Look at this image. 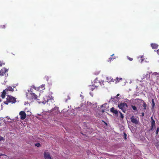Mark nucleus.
<instances>
[{"mask_svg": "<svg viewBox=\"0 0 159 159\" xmlns=\"http://www.w3.org/2000/svg\"><path fill=\"white\" fill-rule=\"evenodd\" d=\"M6 99V100L5 101L4 103L7 105H8L9 103H15L16 101V98L9 95H7Z\"/></svg>", "mask_w": 159, "mask_h": 159, "instance_id": "f257e3e1", "label": "nucleus"}, {"mask_svg": "<svg viewBox=\"0 0 159 159\" xmlns=\"http://www.w3.org/2000/svg\"><path fill=\"white\" fill-rule=\"evenodd\" d=\"M27 96L28 98L29 99L31 102L33 101V99H36L37 98V95L33 93H31L28 95Z\"/></svg>", "mask_w": 159, "mask_h": 159, "instance_id": "f03ea898", "label": "nucleus"}, {"mask_svg": "<svg viewBox=\"0 0 159 159\" xmlns=\"http://www.w3.org/2000/svg\"><path fill=\"white\" fill-rule=\"evenodd\" d=\"M118 107L119 108L121 109L123 112H125V108L128 107L127 104L124 102L121 103L118 105Z\"/></svg>", "mask_w": 159, "mask_h": 159, "instance_id": "7ed1b4c3", "label": "nucleus"}, {"mask_svg": "<svg viewBox=\"0 0 159 159\" xmlns=\"http://www.w3.org/2000/svg\"><path fill=\"white\" fill-rule=\"evenodd\" d=\"M8 69L4 67L2 68L1 70H0V76H4V75L6 74V73L8 72Z\"/></svg>", "mask_w": 159, "mask_h": 159, "instance_id": "20e7f679", "label": "nucleus"}, {"mask_svg": "<svg viewBox=\"0 0 159 159\" xmlns=\"http://www.w3.org/2000/svg\"><path fill=\"white\" fill-rule=\"evenodd\" d=\"M58 108H59L58 107L54 108L52 109L51 111V113L54 115H56L58 114L59 112V111H58Z\"/></svg>", "mask_w": 159, "mask_h": 159, "instance_id": "39448f33", "label": "nucleus"}, {"mask_svg": "<svg viewBox=\"0 0 159 159\" xmlns=\"http://www.w3.org/2000/svg\"><path fill=\"white\" fill-rule=\"evenodd\" d=\"M19 115L20 116V119L22 120L25 119L26 117V114L24 111H21L19 113Z\"/></svg>", "mask_w": 159, "mask_h": 159, "instance_id": "423d86ee", "label": "nucleus"}, {"mask_svg": "<svg viewBox=\"0 0 159 159\" xmlns=\"http://www.w3.org/2000/svg\"><path fill=\"white\" fill-rule=\"evenodd\" d=\"M130 120L132 122L135 124H137L138 123V120H137L134 116H132L130 118Z\"/></svg>", "mask_w": 159, "mask_h": 159, "instance_id": "0eeeda50", "label": "nucleus"}, {"mask_svg": "<svg viewBox=\"0 0 159 159\" xmlns=\"http://www.w3.org/2000/svg\"><path fill=\"white\" fill-rule=\"evenodd\" d=\"M151 126L150 128V129L152 130L153 129V127H155V120H153V118L152 116L151 117Z\"/></svg>", "mask_w": 159, "mask_h": 159, "instance_id": "6e6552de", "label": "nucleus"}, {"mask_svg": "<svg viewBox=\"0 0 159 159\" xmlns=\"http://www.w3.org/2000/svg\"><path fill=\"white\" fill-rule=\"evenodd\" d=\"M44 155L45 159H52L50 154L48 152H44Z\"/></svg>", "mask_w": 159, "mask_h": 159, "instance_id": "1a4fd4ad", "label": "nucleus"}, {"mask_svg": "<svg viewBox=\"0 0 159 159\" xmlns=\"http://www.w3.org/2000/svg\"><path fill=\"white\" fill-rule=\"evenodd\" d=\"M43 99L44 101H43L42 102L45 104L48 101V100H49V97L47 96H45L43 97Z\"/></svg>", "mask_w": 159, "mask_h": 159, "instance_id": "9d476101", "label": "nucleus"}, {"mask_svg": "<svg viewBox=\"0 0 159 159\" xmlns=\"http://www.w3.org/2000/svg\"><path fill=\"white\" fill-rule=\"evenodd\" d=\"M7 89H5V90H4L2 92V94L1 95V97L3 99L5 97V96L6 94H7Z\"/></svg>", "mask_w": 159, "mask_h": 159, "instance_id": "9b49d317", "label": "nucleus"}, {"mask_svg": "<svg viewBox=\"0 0 159 159\" xmlns=\"http://www.w3.org/2000/svg\"><path fill=\"white\" fill-rule=\"evenodd\" d=\"M107 80L109 83H111V82H114V80L111 77H107Z\"/></svg>", "mask_w": 159, "mask_h": 159, "instance_id": "f8f14e48", "label": "nucleus"}, {"mask_svg": "<svg viewBox=\"0 0 159 159\" xmlns=\"http://www.w3.org/2000/svg\"><path fill=\"white\" fill-rule=\"evenodd\" d=\"M110 111L116 115H117L118 112L116 110H115L114 107H112L110 109Z\"/></svg>", "mask_w": 159, "mask_h": 159, "instance_id": "ddd939ff", "label": "nucleus"}, {"mask_svg": "<svg viewBox=\"0 0 159 159\" xmlns=\"http://www.w3.org/2000/svg\"><path fill=\"white\" fill-rule=\"evenodd\" d=\"M151 46L153 49H157L158 46V45L156 43L151 44Z\"/></svg>", "mask_w": 159, "mask_h": 159, "instance_id": "4468645a", "label": "nucleus"}, {"mask_svg": "<svg viewBox=\"0 0 159 159\" xmlns=\"http://www.w3.org/2000/svg\"><path fill=\"white\" fill-rule=\"evenodd\" d=\"M122 80V79L121 78H118V77H116V79L114 80V82H115V83H117L120 82V80Z\"/></svg>", "mask_w": 159, "mask_h": 159, "instance_id": "2eb2a0df", "label": "nucleus"}, {"mask_svg": "<svg viewBox=\"0 0 159 159\" xmlns=\"http://www.w3.org/2000/svg\"><path fill=\"white\" fill-rule=\"evenodd\" d=\"M89 87V89L92 91H93L95 88L97 87L96 86H93V85H90Z\"/></svg>", "mask_w": 159, "mask_h": 159, "instance_id": "dca6fc26", "label": "nucleus"}, {"mask_svg": "<svg viewBox=\"0 0 159 159\" xmlns=\"http://www.w3.org/2000/svg\"><path fill=\"white\" fill-rule=\"evenodd\" d=\"M6 89H7V92H8L9 91H14V89L12 88V87L10 86H9Z\"/></svg>", "mask_w": 159, "mask_h": 159, "instance_id": "f3484780", "label": "nucleus"}, {"mask_svg": "<svg viewBox=\"0 0 159 159\" xmlns=\"http://www.w3.org/2000/svg\"><path fill=\"white\" fill-rule=\"evenodd\" d=\"M152 107L153 108L155 106V102L153 99H152Z\"/></svg>", "mask_w": 159, "mask_h": 159, "instance_id": "a211bd4d", "label": "nucleus"}, {"mask_svg": "<svg viewBox=\"0 0 159 159\" xmlns=\"http://www.w3.org/2000/svg\"><path fill=\"white\" fill-rule=\"evenodd\" d=\"M147 106V105L146 104V103L145 102H143V106L144 107L143 109L145 110L146 109Z\"/></svg>", "mask_w": 159, "mask_h": 159, "instance_id": "6ab92c4d", "label": "nucleus"}, {"mask_svg": "<svg viewBox=\"0 0 159 159\" xmlns=\"http://www.w3.org/2000/svg\"><path fill=\"white\" fill-rule=\"evenodd\" d=\"M131 107L132 108L133 110L134 111H137V108L135 106L132 105L131 106Z\"/></svg>", "mask_w": 159, "mask_h": 159, "instance_id": "aec40b11", "label": "nucleus"}, {"mask_svg": "<svg viewBox=\"0 0 159 159\" xmlns=\"http://www.w3.org/2000/svg\"><path fill=\"white\" fill-rule=\"evenodd\" d=\"M115 58H113L112 57H110L109 58L108 61V62H111V61H112L113 59H114Z\"/></svg>", "mask_w": 159, "mask_h": 159, "instance_id": "412c9836", "label": "nucleus"}, {"mask_svg": "<svg viewBox=\"0 0 159 159\" xmlns=\"http://www.w3.org/2000/svg\"><path fill=\"white\" fill-rule=\"evenodd\" d=\"M5 64V63L3 62H1V61H0V66H2V65H4Z\"/></svg>", "mask_w": 159, "mask_h": 159, "instance_id": "4be33fe9", "label": "nucleus"}, {"mask_svg": "<svg viewBox=\"0 0 159 159\" xmlns=\"http://www.w3.org/2000/svg\"><path fill=\"white\" fill-rule=\"evenodd\" d=\"M120 118H121V119H123L124 118V116L123 115V114L121 112H120Z\"/></svg>", "mask_w": 159, "mask_h": 159, "instance_id": "5701e85b", "label": "nucleus"}, {"mask_svg": "<svg viewBox=\"0 0 159 159\" xmlns=\"http://www.w3.org/2000/svg\"><path fill=\"white\" fill-rule=\"evenodd\" d=\"M5 26L4 25H0V29H4Z\"/></svg>", "mask_w": 159, "mask_h": 159, "instance_id": "b1692460", "label": "nucleus"}, {"mask_svg": "<svg viewBox=\"0 0 159 159\" xmlns=\"http://www.w3.org/2000/svg\"><path fill=\"white\" fill-rule=\"evenodd\" d=\"M127 58L130 61H132L133 60V59L132 58L129 57L128 56L127 57Z\"/></svg>", "mask_w": 159, "mask_h": 159, "instance_id": "393cba45", "label": "nucleus"}, {"mask_svg": "<svg viewBox=\"0 0 159 159\" xmlns=\"http://www.w3.org/2000/svg\"><path fill=\"white\" fill-rule=\"evenodd\" d=\"M35 145L37 146V147H39L41 145L39 143H37L35 144Z\"/></svg>", "mask_w": 159, "mask_h": 159, "instance_id": "a878e982", "label": "nucleus"}, {"mask_svg": "<svg viewBox=\"0 0 159 159\" xmlns=\"http://www.w3.org/2000/svg\"><path fill=\"white\" fill-rule=\"evenodd\" d=\"M159 128L158 127L157 128V129L156 131V134L157 135L158 134V133L159 132Z\"/></svg>", "mask_w": 159, "mask_h": 159, "instance_id": "bb28decb", "label": "nucleus"}, {"mask_svg": "<svg viewBox=\"0 0 159 159\" xmlns=\"http://www.w3.org/2000/svg\"><path fill=\"white\" fill-rule=\"evenodd\" d=\"M117 98L116 97H115L114 98H111L110 101H114V98Z\"/></svg>", "mask_w": 159, "mask_h": 159, "instance_id": "cd10ccee", "label": "nucleus"}, {"mask_svg": "<svg viewBox=\"0 0 159 159\" xmlns=\"http://www.w3.org/2000/svg\"><path fill=\"white\" fill-rule=\"evenodd\" d=\"M44 86H45L44 85H42L39 87L41 88H42V89H45Z\"/></svg>", "mask_w": 159, "mask_h": 159, "instance_id": "c85d7f7f", "label": "nucleus"}, {"mask_svg": "<svg viewBox=\"0 0 159 159\" xmlns=\"http://www.w3.org/2000/svg\"><path fill=\"white\" fill-rule=\"evenodd\" d=\"M4 140V138L0 136V141Z\"/></svg>", "mask_w": 159, "mask_h": 159, "instance_id": "c756f323", "label": "nucleus"}, {"mask_svg": "<svg viewBox=\"0 0 159 159\" xmlns=\"http://www.w3.org/2000/svg\"><path fill=\"white\" fill-rule=\"evenodd\" d=\"M144 115V112H142V116H143Z\"/></svg>", "mask_w": 159, "mask_h": 159, "instance_id": "7c9ffc66", "label": "nucleus"}, {"mask_svg": "<svg viewBox=\"0 0 159 159\" xmlns=\"http://www.w3.org/2000/svg\"><path fill=\"white\" fill-rule=\"evenodd\" d=\"M4 155V154L2 153H0V157Z\"/></svg>", "mask_w": 159, "mask_h": 159, "instance_id": "2f4dec72", "label": "nucleus"}, {"mask_svg": "<svg viewBox=\"0 0 159 159\" xmlns=\"http://www.w3.org/2000/svg\"><path fill=\"white\" fill-rule=\"evenodd\" d=\"M32 87L35 89H36V88L35 86H32Z\"/></svg>", "mask_w": 159, "mask_h": 159, "instance_id": "473e14b6", "label": "nucleus"}, {"mask_svg": "<svg viewBox=\"0 0 159 159\" xmlns=\"http://www.w3.org/2000/svg\"><path fill=\"white\" fill-rule=\"evenodd\" d=\"M119 94H118L117 95V96H118L119 95Z\"/></svg>", "mask_w": 159, "mask_h": 159, "instance_id": "72a5a7b5", "label": "nucleus"}, {"mask_svg": "<svg viewBox=\"0 0 159 159\" xmlns=\"http://www.w3.org/2000/svg\"><path fill=\"white\" fill-rule=\"evenodd\" d=\"M126 134H125V138L126 139Z\"/></svg>", "mask_w": 159, "mask_h": 159, "instance_id": "f704fd0d", "label": "nucleus"}, {"mask_svg": "<svg viewBox=\"0 0 159 159\" xmlns=\"http://www.w3.org/2000/svg\"><path fill=\"white\" fill-rule=\"evenodd\" d=\"M2 101V100L1 98H0V102H1Z\"/></svg>", "mask_w": 159, "mask_h": 159, "instance_id": "c9c22d12", "label": "nucleus"}, {"mask_svg": "<svg viewBox=\"0 0 159 159\" xmlns=\"http://www.w3.org/2000/svg\"><path fill=\"white\" fill-rule=\"evenodd\" d=\"M114 55V54H113L112 55H111V56H113Z\"/></svg>", "mask_w": 159, "mask_h": 159, "instance_id": "e433bc0d", "label": "nucleus"}, {"mask_svg": "<svg viewBox=\"0 0 159 159\" xmlns=\"http://www.w3.org/2000/svg\"><path fill=\"white\" fill-rule=\"evenodd\" d=\"M158 52H159V49L158 50Z\"/></svg>", "mask_w": 159, "mask_h": 159, "instance_id": "4c0bfd02", "label": "nucleus"}, {"mask_svg": "<svg viewBox=\"0 0 159 159\" xmlns=\"http://www.w3.org/2000/svg\"><path fill=\"white\" fill-rule=\"evenodd\" d=\"M103 105H102V106L103 107Z\"/></svg>", "mask_w": 159, "mask_h": 159, "instance_id": "58836bf2", "label": "nucleus"}]
</instances>
